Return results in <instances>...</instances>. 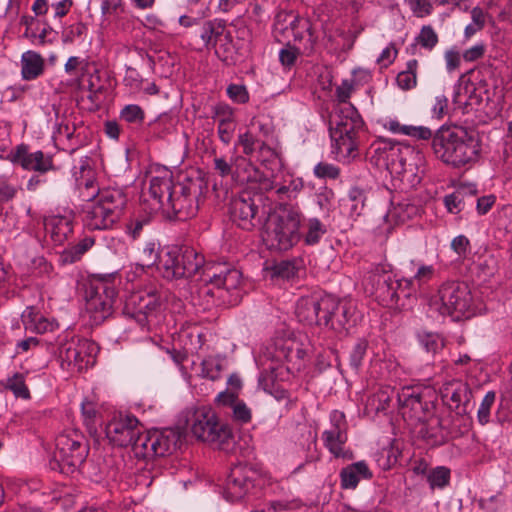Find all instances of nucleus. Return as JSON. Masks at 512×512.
<instances>
[{
    "mask_svg": "<svg viewBox=\"0 0 512 512\" xmlns=\"http://www.w3.org/2000/svg\"><path fill=\"white\" fill-rule=\"evenodd\" d=\"M85 309L95 324L103 322L112 313L116 288L112 275H93L84 284Z\"/></svg>",
    "mask_w": 512,
    "mask_h": 512,
    "instance_id": "nucleus-6",
    "label": "nucleus"
},
{
    "mask_svg": "<svg viewBox=\"0 0 512 512\" xmlns=\"http://www.w3.org/2000/svg\"><path fill=\"white\" fill-rule=\"evenodd\" d=\"M120 116L127 123L141 124L144 121L145 113L139 105L129 104L121 110Z\"/></svg>",
    "mask_w": 512,
    "mask_h": 512,
    "instance_id": "nucleus-54",
    "label": "nucleus"
},
{
    "mask_svg": "<svg viewBox=\"0 0 512 512\" xmlns=\"http://www.w3.org/2000/svg\"><path fill=\"white\" fill-rule=\"evenodd\" d=\"M222 366L219 360L209 357L201 363V373L203 378L216 381L221 377Z\"/></svg>",
    "mask_w": 512,
    "mask_h": 512,
    "instance_id": "nucleus-51",
    "label": "nucleus"
},
{
    "mask_svg": "<svg viewBox=\"0 0 512 512\" xmlns=\"http://www.w3.org/2000/svg\"><path fill=\"white\" fill-rule=\"evenodd\" d=\"M22 321L25 329L34 331L38 334L52 332L58 328V323L55 320H50L32 307H28L22 314Z\"/></svg>",
    "mask_w": 512,
    "mask_h": 512,
    "instance_id": "nucleus-29",
    "label": "nucleus"
},
{
    "mask_svg": "<svg viewBox=\"0 0 512 512\" xmlns=\"http://www.w3.org/2000/svg\"><path fill=\"white\" fill-rule=\"evenodd\" d=\"M88 451L82 433L75 429L66 430L56 438V448L50 467L64 474H72L83 464Z\"/></svg>",
    "mask_w": 512,
    "mask_h": 512,
    "instance_id": "nucleus-8",
    "label": "nucleus"
},
{
    "mask_svg": "<svg viewBox=\"0 0 512 512\" xmlns=\"http://www.w3.org/2000/svg\"><path fill=\"white\" fill-rule=\"evenodd\" d=\"M412 13L419 18L428 16L433 11V6L429 0H405Z\"/></svg>",
    "mask_w": 512,
    "mask_h": 512,
    "instance_id": "nucleus-62",
    "label": "nucleus"
},
{
    "mask_svg": "<svg viewBox=\"0 0 512 512\" xmlns=\"http://www.w3.org/2000/svg\"><path fill=\"white\" fill-rule=\"evenodd\" d=\"M46 234L55 244H62L72 233V221L69 217L53 215L44 219Z\"/></svg>",
    "mask_w": 512,
    "mask_h": 512,
    "instance_id": "nucleus-27",
    "label": "nucleus"
},
{
    "mask_svg": "<svg viewBox=\"0 0 512 512\" xmlns=\"http://www.w3.org/2000/svg\"><path fill=\"white\" fill-rule=\"evenodd\" d=\"M399 410L404 419L412 422H425L431 416L434 404L424 399L418 388L403 387L397 392Z\"/></svg>",
    "mask_w": 512,
    "mask_h": 512,
    "instance_id": "nucleus-15",
    "label": "nucleus"
},
{
    "mask_svg": "<svg viewBox=\"0 0 512 512\" xmlns=\"http://www.w3.org/2000/svg\"><path fill=\"white\" fill-rule=\"evenodd\" d=\"M305 232L303 239L306 245L314 246L318 244L327 233V227L318 218H309L304 225Z\"/></svg>",
    "mask_w": 512,
    "mask_h": 512,
    "instance_id": "nucleus-39",
    "label": "nucleus"
},
{
    "mask_svg": "<svg viewBox=\"0 0 512 512\" xmlns=\"http://www.w3.org/2000/svg\"><path fill=\"white\" fill-rule=\"evenodd\" d=\"M98 353V346L95 342L78 338L77 343V364H75L74 371H82L89 366H92L95 362L96 355Z\"/></svg>",
    "mask_w": 512,
    "mask_h": 512,
    "instance_id": "nucleus-32",
    "label": "nucleus"
},
{
    "mask_svg": "<svg viewBox=\"0 0 512 512\" xmlns=\"http://www.w3.org/2000/svg\"><path fill=\"white\" fill-rule=\"evenodd\" d=\"M162 298L156 289L133 293L126 302L124 313L141 328H148L160 311Z\"/></svg>",
    "mask_w": 512,
    "mask_h": 512,
    "instance_id": "nucleus-12",
    "label": "nucleus"
},
{
    "mask_svg": "<svg viewBox=\"0 0 512 512\" xmlns=\"http://www.w3.org/2000/svg\"><path fill=\"white\" fill-rule=\"evenodd\" d=\"M343 201L344 205L349 209L350 216H359L362 214L365 207V190L357 186L352 187Z\"/></svg>",
    "mask_w": 512,
    "mask_h": 512,
    "instance_id": "nucleus-40",
    "label": "nucleus"
},
{
    "mask_svg": "<svg viewBox=\"0 0 512 512\" xmlns=\"http://www.w3.org/2000/svg\"><path fill=\"white\" fill-rule=\"evenodd\" d=\"M472 296L465 283L447 282L438 291V300L434 302L441 315H449L458 320L470 312Z\"/></svg>",
    "mask_w": 512,
    "mask_h": 512,
    "instance_id": "nucleus-10",
    "label": "nucleus"
},
{
    "mask_svg": "<svg viewBox=\"0 0 512 512\" xmlns=\"http://www.w3.org/2000/svg\"><path fill=\"white\" fill-rule=\"evenodd\" d=\"M242 283V274L241 272L234 268L230 267L227 271V274L224 275L221 282H218L219 289H224L228 294H230V299L228 300L231 305H236L240 302L242 298V293L240 290V285Z\"/></svg>",
    "mask_w": 512,
    "mask_h": 512,
    "instance_id": "nucleus-31",
    "label": "nucleus"
},
{
    "mask_svg": "<svg viewBox=\"0 0 512 512\" xmlns=\"http://www.w3.org/2000/svg\"><path fill=\"white\" fill-rule=\"evenodd\" d=\"M150 440L151 431L141 432L140 427L139 434L135 436L133 442L130 444L132 446L133 453L137 458L149 460V454L151 449Z\"/></svg>",
    "mask_w": 512,
    "mask_h": 512,
    "instance_id": "nucleus-44",
    "label": "nucleus"
},
{
    "mask_svg": "<svg viewBox=\"0 0 512 512\" xmlns=\"http://www.w3.org/2000/svg\"><path fill=\"white\" fill-rule=\"evenodd\" d=\"M432 149L443 163L461 168L475 163L480 154L476 134L458 125H442L434 134Z\"/></svg>",
    "mask_w": 512,
    "mask_h": 512,
    "instance_id": "nucleus-1",
    "label": "nucleus"
},
{
    "mask_svg": "<svg viewBox=\"0 0 512 512\" xmlns=\"http://www.w3.org/2000/svg\"><path fill=\"white\" fill-rule=\"evenodd\" d=\"M31 271L34 275L39 277L51 278L54 272L53 266L42 257H35L31 261Z\"/></svg>",
    "mask_w": 512,
    "mask_h": 512,
    "instance_id": "nucleus-60",
    "label": "nucleus"
},
{
    "mask_svg": "<svg viewBox=\"0 0 512 512\" xmlns=\"http://www.w3.org/2000/svg\"><path fill=\"white\" fill-rule=\"evenodd\" d=\"M443 399L458 413H467L471 404L472 391L467 383L460 380L447 383L442 391Z\"/></svg>",
    "mask_w": 512,
    "mask_h": 512,
    "instance_id": "nucleus-23",
    "label": "nucleus"
},
{
    "mask_svg": "<svg viewBox=\"0 0 512 512\" xmlns=\"http://www.w3.org/2000/svg\"><path fill=\"white\" fill-rule=\"evenodd\" d=\"M195 36L200 38L204 48L214 49L219 56L221 51H229L232 45L231 34L226 29V23L219 19L202 21L195 31Z\"/></svg>",
    "mask_w": 512,
    "mask_h": 512,
    "instance_id": "nucleus-17",
    "label": "nucleus"
},
{
    "mask_svg": "<svg viewBox=\"0 0 512 512\" xmlns=\"http://www.w3.org/2000/svg\"><path fill=\"white\" fill-rule=\"evenodd\" d=\"M416 213H417L416 206L406 204V203H400L388 213V216L393 219H396L397 221L405 222L406 220L410 219Z\"/></svg>",
    "mask_w": 512,
    "mask_h": 512,
    "instance_id": "nucleus-59",
    "label": "nucleus"
},
{
    "mask_svg": "<svg viewBox=\"0 0 512 512\" xmlns=\"http://www.w3.org/2000/svg\"><path fill=\"white\" fill-rule=\"evenodd\" d=\"M419 341L426 352L432 354H436L444 347V340L437 333H424L419 336Z\"/></svg>",
    "mask_w": 512,
    "mask_h": 512,
    "instance_id": "nucleus-50",
    "label": "nucleus"
},
{
    "mask_svg": "<svg viewBox=\"0 0 512 512\" xmlns=\"http://www.w3.org/2000/svg\"><path fill=\"white\" fill-rule=\"evenodd\" d=\"M126 205V196L119 189H102L84 209L83 222L90 230H106L120 219Z\"/></svg>",
    "mask_w": 512,
    "mask_h": 512,
    "instance_id": "nucleus-4",
    "label": "nucleus"
},
{
    "mask_svg": "<svg viewBox=\"0 0 512 512\" xmlns=\"http://www.w3.org/2000/svg\"><path fill=\"white\" fill-rule=\"evenodd\" d=\"M335 306L328 312H325L324 325L333 330L340 331L347 329L356 322V307L350 300L338 301L333 297Z\"/></svg>",
    "mask_w": 512,
    "mask_h": 512,
    "instance_id": "nucleus-22",
    "label": "nucleus"
},
{
    "mask_svg": "<svg viewBox=\"0 0 512 512\" xmlns=\"http://www.w3.org/2000/svg\"><path fill=\"white\" fill-rule=\"evenodd\" d=\"M179 440L178 434L173 430L151 431L149 459L170 454Z\"/></svg>",
    "mask_w": 512,
    "mask_h": 512,
    "instance_id": "nucleus-25",
    "label": "nucleus"
},
{
    "mask_svg": "<svg viewBox=\"0 0 512 512\" xmlns=\"http://www.w3.org/2000/svg\"><path fill=\"white\" fill-rule=\"evenodd\" d=\"M407 270L410 272L408 276L416 286L421 290L427 285L435 276L436 269L434 265L425 264L420 260H411L407 266Z\"/></svg>",
    "mask_w": 512,
    "mask_h": 512,
    "instance_id": "nucleus-33",
    "label": "nucleus"
},
{
    "mask_svg": "<svg viewBox=\"0 0 512 512\" xmlns=\"http://www.w3.org/2000/svg\"><path fill=\"white\" fill-rule=\"evenodd\" d=\"M26 375L24 373H14L5 381V388L10 390L15 397L22 399L30 398V391L26 385Z\"/></svg>",
    "mask_w": 512,
    "mask_h": 512,
    "instance_id": "nucleus-42",
    "label": "nucleus"
},
{
    "mask_svg": "<svg viewBox=\"0 0 512 512\" xmlns=\"http://www.w3.org/2000/svg\"><path fill=\"white\" fill-rule=\"evenodd\" d=\"M335 306L330 295H311L301 297L296 306V316L300 322L307 325H324V314Z\"/></svg>",
    "mask_w": 512,
    "mask_h": 512,
    "instance_id": "nucleus-20",
    "label": "nucleus"
},
{
    "mask_svg": "<svg viewBox=\"0 0 512 512\" xmlns=\"http://www.w3.org/2000/svg\"><path fill=\"white\" fill-rule=\"evenodd\" d=\"M96 177H89L76 183L77 188L80 190V195L85 201H92L96 198L99 188L96 185Z\"/></svg>",
    "mask_w": 512,
    "mask_h": 512,
    "instance_id": "nucleus-56",
    "label": "nucleus"
},
{
    "mask_svg": "<svg viewBox=\"0 0 512 512\" xmlns=\"http://www.w3.org/2000/svg\"><path fill=\"white\" fill-rule=\"evenodd\" d=\"M251 486V481L244 475V468L234 467L227 479L225 498L230 502H236L245 496Z\"/></svg>",
    "mask_w": 512,
    "mask_h": 512,
    "instance_id": "nucleus-26",
    "label": "nucleus"
},
{
    "mask_svg": "<svg viewBox=\"0 0 512 512\" xmlns=\"http://www.w3.org/2000/svg\"><path fill=\"white\" fill-rule=\"evenodd\" d=\"M204 257L189 246L162 248L159 273L168 280L192 278L203 266Z\"/></svg>",
    "mask_w": 512,
    "mask_h": 512,
    "instance_id": "nucleus-7",
    "label": "nucleus"
},
{
    "mask_svg": "<svg viewBox=\"0 0 512 512\" xmlns=\"http://www.w3.org/2000/svg\"><path fill=\"white\" fill-rule=\"evenodd\" d=\"M399 410L404 419L412 422H425L431 416L434 404L424 399L418 388L403 387L397 392Z\"/></svg>",
    "mask_w": 512,
    "mask_h": 512,
    "instance_id": "nucleus-16",
    "label": "nucleus"
},
{
    "mask_svg": "<svg viewBox=\"0 0 512 512\" xmlns=\"http://www.w3.org/2000/svg\"><path fill=\"white\" fill-rule=\"evenodd\" d=\"M374 154L389 172L408 187H416L425 173L426 159L419 149L400 142L380 140Z\"/></svg>",
    "mask_w": 512,
    "mask_h": 512,
    "instance_id": "nucleus-2",
    "label": "nucleus"
},
{
    "mask_svg": "<svg viewBox=\"0 0 512 512\" xmlns=\"http://www.w3.org/2000/svg\"><path fill=\"white\" fill-rule=\"evenodd\" d=\"M416 40L423 48L432 50L438 43V35L430 25H427L421 28Z\"/></svg>",
    "mask_w": 512,
    "mask_h": 512,
    "instance_id": "nucleus-57",
    "label": "nucleus"
},
{
    "mask_svg": "<svg viewBox=\"0 0 512 512\" xmlns=\"http://www.w3.org/2000/svg\"><path fill=\"white\" fill-rule=\"evenodd\" d=\"M198 194L195 186L183 183H176L172 194L164 201L162 214L170 220L185 221L196 216L198 205Z\"/></svg>",
    "mask_w": 512,
    "mask_h": 512,
    "instance_id": "nucleus-11",
    "label": "nucleus"
},
{
    "mask_svg": "<svg viewBox=\"0 0 512 512\" xmlns=\"http://www.w3.org/2000/svg\"><path fill=\"white\" fill-rule=\"evenodd\" d=\"M44 71V59L35 51H26L21 56V75L26 81L34 80Z\"/></svg>",
    "mask_w": 512,
    "mask_h": 512,
    "instance_id": "nucleus-30",
    "label": "nucleus"
},
{
    "mask_svg": "<svg viewBox=\"0 0 512 512\" xmlns=\"http://www.w3.org/2000/svg\"><path fill=\"white\" fill-rule=\"evenodd\" d=\"M418 61L416 59L409 60L406 63V69L397 75V85L402 90H410L417 84Z\"/></svg>",
    "mask_w": 512,
    "mask_h": 512,
    "instance_id": "nucleus-41",
    "label": "nucleus"
},
{
    "mask_svg": "<svg viewBox=\"0 0 512 512\" xmlns=\"http://www.w3.org/2000/svg\"><path fill=\"white\" fill-rule=\"evenodd\" d=\"M212 117L218 124L236 122L233 108L224 103L217 104L214 107Z\"/></svg>",
    "mask_w": 512,
    "mask_h": 512,
    "instance_id": "nucleus-61",
    "label": "nucleus"
},
{
    "mask_svg": "<svg viewBox=\"0 0 512 512\" xmlns=\"http://www.w3.org/2000/svg\"><path fill=\"white\" fill-rule=\"evenodd\" d=\"M373 473L368 464L358 461L342 468L339 473L340 485L343 489H355L361 480H370Z\"/></svg>",
    "mask_w": 512,
    "mask_h": 512,
    "instance_id": "nucleus-24",
    "label": "nucleus"
},
{
    "mask_svg": "<svg viewBox=\"0 0 512 512\" xmlns=\"http://www.w3.org/2000/svg\"><path fill=\"white\" fill-rule=\"evenodd\" d=\"M175 186L171 170L158 164L149 166L143 181V192L146 195L147 191L152 199V209L161 210Z\"/></svg>",
    "mask_w": 512,
    "mask_h": 512,
    "instance_id": "nucleus-14",
    "label": "nucleus"
},
{
    "mask_svg": "<svg viewBox=\"0 0 512 512\" xmlns=\"http://www.w3.org/2000/svg\"><path fill=\"white\" fill-rule=\"evenodd\" d=\"M495 399L496 393L494 391H488L484 396L477 412V419L481 425L489 422L491 408L495 403Z\"/></svg>",
    "mask_w": 512,
    "mask_h": 512,
    "instance_id": "nucleus-52",
    "label": "nucleus"
},
{
    "mask_svg": "<svg viewBox=\"0 0 512 512\" xmlns=\"http://www.w3.org/2000/svg\"><path fill=\"white\" fill-rule=\"evenodd\" d=\"M141 427L138 419L133 415H118L113 417L105 427L108 440L119 447H127L139 434Z\"/></svg>",
    "mask_w": 512,
    "mask_h": 512,
    "instance_id": "nucleus-21",
    "label": "nucleus"
},
{
    "mask_svg": "<svg viewBox=\"0 0 512 512\" xmlns=\"http://www.w3.org/2000/svg\"><path fill=\"white\" fill-rule=\"evenodd\" d=\"M300 54L298 48L288 44L279 51V61L284 68L290 69L295 65Z\"/></svg>",
    "mask_w": 512,
    "mask_h": 512,
    "instance_id": "nucleus-58",
    "label": "nucleus"
},
{
    "mask_svg": "<svg viewBox=\"0 0 512 512\" xmlns=\"http://www.w3.org/2000/svg\"><path fill=\"white\" fill-rule=\"evenodd\" d=\"M95 243V239L85 236L77 244L73 245L65 253V260L70 262L78 261Z\"/></svg>",
    "mask_w": 512,
    "mask_h": 512,
    "instance_id": "nucleus-47",
    "label": "nucleus"
},
{
    "mask_svg": "<svg viewBox=\"0 0 512 512\" xmlns=\"http://www.w3.org/2000/svg\"><path fill=\"white\" fill-rule=\"evenodd\" d=\"M162 248L160 249L154 241L147 242L141 252L140 260L143 267H150L160 264Z\"/></svg>",
    "mask_w": 512,
    "mask_h": 512,
    "instance_id": "nucleus-45",
    "label": "nucleus"
},
{
    "mask_svg": "<svg viewBox=\"0 0 512 512\" xmlns=\"http://www.w3.org/2000/svg\"><path fill=\"white\" fill-rule=\"evenodd\" d=\"M242 161L245 162L244 173L237 172V176L242 181L258 182L261 190L266 192L275 191L277 183L274 180L261 173L251 162H247L244 159Z\"/></svg>",
    "mask_w": 512,
    "mask_h": 512,
    "instance_id": "nucleus-34",
    "label": "nucleus"
},
{
    "mask_svg": "<svg viewBox=\"0 0 512 512\" xmlns=\"http://www.w3.org/2000/svg\"><path fill=\"white\" fill-rule=\"evenodd\" d=\"M391 288L396 292L395 302L392 305H397L401 297L409 298L420 291L419 287L409 277H403L396 281L392 279Z\"/></svg>",
    "mask_w": 512,
    "mask_h": 512,
    "instance_id": "nucleus-43",
    "label": "nucleus"
},
{
    "mask_svg": "<svg viewBox=\"0 0 512 512\" xmlns=\"http://www.w3.org/2000/svg\"><path fill=\"white\" fill-rule=\"evenodd\" d=\"M280 353L283 354L286 362L289 364L287 370H300L302 361L306 356V352L301 345L293 340H287L283 344Z\"/></svg>",
    "mask_w": 512,
    "mask_h": 512,
    "instance_id": "nucleus-36",
    "label": "nucleus"
},
{
    "mask_svg": "<svg viewBox=\"0 0 512 512\" xmlns=\"http://www.w3.org/2000/svg\"><path fill=\"white\" fill-rule=\"evenodd\" d=\"M368 348V342L365 339H359L350 352V365L358 370L363 363Z\"/></svg>",
    "mask_w": 512,
    "mask_h": 512,
    "instance_id": "nucleus-53",
    "label": "nucleus"
},
{
    "mask_svg": "<svg viewBox=\"0 0 512 512\" xmlns=\"http://www.w3.org/2000/svg\"><path fill=\"white\" fill-rule=\"evenodd\" d=\"M322 440L324 446L334 457L347 460L353 459V453L345 449V444L348 440L347 432L324 431L322 433Z\"/></svg>",
    "mask_w": 512,
    "mask_h": 512,
    "instance_id": "nucleus-28",
    "label": "nucleus"
},
{
    "mask_svg": "<svg viewBox=\"0 0 512 512\" xmlns=\"http://www.w3.org/2000/svg\"><path fill=\"white\" fill-rule=\"evenodd\" d=\"M314 174L318 178L336 179L340 175V169L333 164L320 162L314 167Z\"/></svg>",
    "mask_w": 512,
    "mask_h": 512,
    "instance_id": "nucleus-63",
    "label": "nucleus"
},
{
    "mask_svg": "<svg viewBox=\"0 0 512 512\" xmlns=\"http://www.w3.org/2000/svg\"><path fill=\"white\" fill-rule=\"evenodd\" d=\"M273 279L293 280L298 277L301 270V262L296 259L276 262L269 269Z\"/></svg>",
    "mask_w": 512,
    "mask_h": 512,
    "instance_id": "nucleus-37",
    "label": "nucleus"
},
{
    "mask_svg": "<svg viewBox=\"0 0 512 512\" xmlns=\"http://www.w3.org/2000/svg\"><path fill=\"white\" fill-rule=\"evenodd\" d=\"M392 274L390 267L385 264H378L372 268L364 277L363 285L365 290L376 298L392 305L395 302L396 292L391 288Z\"/></svg>",
    "mask_w": 512,
    "mask_h": 512,
    "instance_id": "nucleus-19",
    "label": "nucleus"
},
{
    "mask_svg": "<svg viewBox=\"0 0 512 512\" xmlns=\"http://www.w3.org/2000/svg\"><path fill=\"white\" fill-rule=\"evenodd\" d=\"M427 481L432 490L443 489L449 484L450 470L443 466L436 467L427 475Z\"/></svg>",
    "mask_w": 512,
    "mask_h": 512,
    "instance_id": "nucleus-46",
    "label": "nucleus"
},
{
    "mask_svg": "<svg viewBox=\"0 0 512 512\" xmlns=\"http://www.w3.org/2000/svg\"><path fill=\"white\" fill-rule=\"evenodd\" d=\"M192 434L199 440L216 445L223 449L232 438L230 428L219 421L210 407L196 408L188 420Z\"/></svg>",
    "mask_w": 512,
    "mask_h": 512,
    "instance_id": "nucleus-9",
    "label": "nucleus"
},
{
    "mask_svg": "<svg viewBox=\"0 0 512 512\" xmlns=\"http://www.w3.org/2000/svg\"><path fill=\"white\" fill-rule=\"evenodd\" d=\"M302 212L296 206L284 205L270 217L266 227V240L270 247L287 251L301 239Z\"/></svg>",
    "mask_w": 512,
    "mask_h": 512,
    "instance_id": "nucleus-5",
    "label": "nucleus"
},
{
    "mask_svg": "<svg viewBox=\"0 0 512 512\" xmlns=\"http://www.w3.org/2000/svg\"><path fill=\"white\" fill-rule=\"evenodd\" d=\"M230 267L231 265L227 263L204 262L197 274H199V278L202 282L218 287V282L222 281Z\"/></svg>",
    "mask_w": 512,
    "mask_h": 512,
    "instance_id": "nucleus-35",
    "label": "nucleus"
},
{
    "mask_svg": "<svg viewBox=\"0 0 512 512\" xmlns=\"http://www.w3.org/2000/svg\"><path fill=\"white\" fill-rule=\"evenodd\" d=\"M261 204V195H252L248 191L240 193L230 203L232 220L238 227L251 231L262 224L265 213H261Z\"/></svg>",
    "mask_w": 512,
    "mask_h": 512,
    "instance_id": "nucleus-13",
    "label": "nucleus"
},
{
    "mask_svg": "<svg viewBox=\"0 0 512 512\" xmlns=\"http://www.w3.org/2000/svg\"><path fill=\"white\" fill-rule=\"evenodd\" d=\"M4 159L21 166L24 170L34 171L39 174L54 170L51 155L44 154L41 150L31 152L29 151V147L25 144L17 145L10 151L7 150Z\"/></svg>",
    "mask_w": 512,
    "mask_h": 512,
    "instance_id": "nucleus-18",
    "label": "nucleus"
},
{
    "mask_svg": "<svg viewBox=\"0 0 512 512\" xmlns=\"http://www.w3.org/2000/svg\"><path fill=\"white\" fill-rule=\"evenodd\" d=\"M232 416L237 423L246 424L251 421L252 413L250 408L243 401L239 400L232 407Z\"/></svg>",
    "mask_w": 512,
    "mask_h": 512,
    "instance_id": "nucleus-64",
    "label": "nucleus"
},
{
    "mask_svg": "<svg viewBox=\"0 0 512 512\" xmlns=\"http://www.w3.org/2000/svg\"><path fill=\"white\" fill-rule=\"evenodd\" d=\"M72 175L75 183L85 178L94 177L95 171L92 168L91 159L89 157H81L79 160H76L72 168Z\"/></svg>",
    "mask_w": 512,
    "mask_h": 512,
    "instance_id": "nucleus-49",
    "label": "nucleus"
},
{
    "mask_svg": "<svg viewBox=\"0 0 512 512\" xmlns=\"http://www.w3.org/2000/svg\"><path fill=\"white\" fill-rule=\"evenodd\" d=\"M276 378L277 374L274 367L262 371L258 379L259 387L266 393L273 395L276 392Z\"/></svg>",
    "mask_w": 512,
    "mask_h": 512,
    "instance_id": "nucleus-55",
    "label": "nucleus"
},
{
    "mask_svg": "<svg viewBox=\"0 0 512 512\" xmlns=\"http://www.w3.org/2000/svg\"><path fill=\"white\" fill-rule=\"evenodd\" d=\"M77 343L78 338L73 337L60 344L58 356L63 369L74 371L75 364H77Z\"/></svg>",
    "mask_w": 512,
    "mask_h": 512,
    "instance_id": "nucleus-38",
    "label": "nucleus"
},
{
    "mask_svg": "<svg viewBox=\"0 0 512 512\" xmlns=\"http://www.w3.org/2000/svg\"><path fill=\"white\" fill-rule=\"evenodd\" d=\"M364 122L352 105H338L329 115V133L335 159L347 161L357 154Z\"/></svg>",
    "mask_w": 512,
    "mask_h": 512,
    "instance_id": "nucleus-3",
    "label": "nucleus"
},
{
    "mask_svg": "<svg viewBox=\"0 0 512 512\" xmlns=\"http://www.w3.org/2000/svg\"><path fill=\"white\" fill-rule=\"evenodd\" d=\"M304 185L301 179H290L288 184H276L275 193L279 199H294L303 189Z\"/></svg>",
    "mask_w": 512,
    "mask_h": 512,
    "instance_id": "nucleus-48",
    "label": "nucleus"
}]
</instances>
